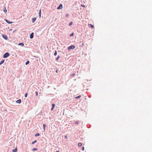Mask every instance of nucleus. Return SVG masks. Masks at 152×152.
I'll return each instance as SVG.
<instances>
[{
	"label": "nucleus",
	"mask_w": 152,
	"mask_h": 152,
	"mask_svg": "<svg viewBox=\"0 0 152 152\" xmlns=\"http://www.w3.org/2000/svg\"><path fill=\"white\" fill-rule=\"evenodd\" d=\"M75 124H78V122L76 121L75 122Z\"/></svg>",
	"instance_id": "obj_30"
},
{
	"label": "nucleus",
	"mask_w": 152,
	"mask_h": 152,
	"mask_svg": "<svg viewBox=\"0 0 152 152\" xmlns=\"http://www.w3.org/2000/svg\"><path fill=\"white\" fill-rule=\"evenodd\" d=\"M74 35V33H72L70 35V37H72V36H73Z\"/></svg>",
	"instance_id": "obj_24"
},
{
	"label": "nucleus",
	"mask_w": 152,
	"mask_h": 152,
	"mask_svg": "<svg viewBox=\"0 0 152 152\" xmlns=\"http://www.w3.org/2000/svg\"><path fill=\"white\" fill-rule=\"evenodd\" d=\"M29 63V61H27L26 62V65H27Z\"/></svg>",
	"instance_id": "obj_23"
},
{
	"label": "nucleus",
	"mask_w": 152,
	"mask_h": 152,
	"mask_svg": "<svg viewBox=\"0 0 152 152\" xmlns=\"http://www.w3.org/2000/svg\"><path fill=\"white\" fill-rule=\"evenodd\" d=\"M35 93H36V96H38V92L37 91H36L35 92Z\"/></svg>",
	"instance_id": "obj_26"
},
{
	"label": "nucleus",
	"mask_w": 152,
	"mask_h": 152,
	"mask_svg": "<svg viewBox=\"0 0 152 152\" xmlns=\"http://www.w3.org/2000/svg\"><path fill=\"white\" fill-rule=\"evenodd\" d=\"M34 37V33H31L30 35V38L31 39H32Z\"/></svg>",
	"instance_id": "obj_4"
},
{
	"label": "nucleus",
	"mask_w": 152,
	"mask_h": 152,
	"mask_svg": "<svg viewBox=\"0 0 152 152\" xmlns=\"http://www.w3.org/2000/svg\"><path fill=\"white\" fill-rule=\"evenodd\" d=\"M16 102L20 104V103H21V99H18V100H17L16 101Z\"/></svg>",
	"instance_id": "obj_5"
},
{
	"label": "nucleus",
	"mask_w": 152,
	"mask_h": 152,
	"mask_svg": "<svg viewBox=\"0 0 152 152\" xmlns=\"http://www.w3.org/2000/svg\"><path fill=\"white\" fill-rule=\"evenodd\" d=\"M4 12H7V10L6 9V7H5L4 9Z\"/></svg>",
	"instance_id": "obj_15"
},
{
	"label": "nucleus",
	"mask_w": 152,
	"mask_h": 152,
	"mask_svg": "<svg viewBox=\"0 0 152 152\" xmlns=\"http://www.w3.org/2000/svg\"><path fill=\"white\" fill-rule=\"evenodd\" d=\"M65 137L67 139V136L66 135H65Z\"/></svg>",
	"instance_id": "obj_34"
},
{
	"label": "nucleus",
	"mask_w": 152,
	"mask_h": 152,
	"mask_svg": "<svg viewBox=\"0 0 152 152\" xmlns=\"http://www.w3.org/2000/svg\"><path fill=\"white\" fill-rule=\"evenodd\" d=\"M43 127H44V129L45 131V127L46 126V125L45 124H44L43 125Z\"/></svg>",
	"instance_id": "obj_14"
},
{
	"label": "nucleus",
	"mask_w": 152,
	"mask_h": 152,
	"mask_svg": "<svg viewBox=\"0 0 152 152\" xmlns=\"http://www.w3.org/2000/svg\"><path fill=\"white\" fill-rule=\"evenodd\" d=\"M27 93H26L25 95V97H26L27 96Z\"/></svg>",
	"instance_id": "obj_27"
},
{
	"label": "nucleus",
	"mask_w": 152,
	"mask_h": 152,
	"mask_svg": "<svg viewBox=\"0 0 152 152\" xmlns=\"http://www.w3.org/2000/svg\"><path fill=\"white\" fill-rule=\"evenodd\" d=\"M72 22H70V23L69 24V26L71 25H72Z\"/></svg>",
	"instance_id": "obj_29"
},
{
	"label": "nucleus",
	"mask_w": 152,
	"mask_h": 152,
	"mask_svg": "<svg viewBox=\"0 0 152 152\" xmlns=\"http://www.w3.org/2000/svg\"><path fill=\"white\" fill-rule=\"evenodd\" d=\"M56 152H59V151H57Z\"/></svg>",
	"instance_id": "obj_36"
},
{
	"label": "nucleus",
	"mask_w": 152,
	"mask_h": 152,
	"mask_svg": "<svg viewBox=\"0 0 152 152\" xmlns=\"http://www.w3.org/2000/svg\"><path fill=\"white\" fill-rule=\"evenodd\" d=\"M75 46L73 45H72L70 46L68 48V49L69 50H70L71 49H74L75 48Z\"/></svg>",
	"instance_id": "obj_1"
},
{
	"label": "nucleus",
	"mask_w": 152,
	"mask_h": 152,
	"mask_svg": "<svg viewBox=\"0 0 152 152\" xmlns=\"http://www.w3.org/2000/svg\"><path fill=\"white\" fill-rule=\"evenodd\" d=\"M63 8L62 5L61 4H60L59 6L58 7L57 9L58 10L59 9H61Z\"/></svg>",
	"instance_id": "obj_3"
},
{
	"label": "nucleus",
	"mask_w": 152,
	"mask_h": 152,
	"mask_svg": "<svg viewBox=\"0 0 152 152\" xmlns=\"http://www.w3.org/2000/svg\"><path fill=\"white\" fill-rule=\"evenodd\" d=\"M71 75L72 77L75 75V74L74 73H72Z\"/></svg>",
	"instance_id": "obj_25"
},
{
	"label": "nucleus",
	"mask_w": 152,
	"mask_h": 152,
	"mask_svg": "<svg viewBox=\"0 0 152 152\" xmlns=\"http://www.w3.org/2000/svg\"><path fill=\"white\" fill-rule=\"evenodd\" d=\"M88 25L90 26H89V27L90 28H94V26L92 25V24H89Z\"/></svg>",
	"instance_id": "obj_7"
},
{
	"label": "nucleus",
	"mask_w": 152,
	"mask_h": 152,
	"mask_svg": "<svg viewBox=\"0 0 152 152\" xmlns=\"http://www.w3.org/2000/svg\"><path fill=\"white\" fill-rule=\"evenodd\" d=\"M82 144L81 143H78V145L79 146H82Z\"/></svg>",
	"instance_id": "obj_16"
},
{
	"label": "nucleus",
	"mask_w": 152,
	"mask_h": 152,
	"mask_svg": "<svg viewBox=\"0 0 152 152\" xmlns=\"http://www.w3.org/2000/svg\"><path fill=\"white\" fill-rule=\"evenodd\" d=\"M81 96V95L79 96L76 97H75L76 99H78L80 98Z\"/></svg>",
	"instance_id": "obj_18"
},
{
	"label": "nucleus",
	"mask_w": 152,
	"mask_h": 152,
	"mask_svg": "<svg viewBox=\"0 0 152 152\" xmlns=\"http://www.w3.org/2000/svg\"><path fill=\"white\" fill-rule=\"evenodd\" d=\"M81 6H82L83 7H85V5H84L82 4Z\"/></svg>",
	"instance_id": "obj_31"
},
{
	"label": "nucleus",
	"mask_w": 152,
	"mask_h": 152,
	"mask_svg": "<svg viewBox=\"0 0 152 152\" xmlns=\"http://www.w3.org/2000/svg\"><path fill=\"white\" fill-rule=\"evenodd\" d=\"M37 150V148H33L32 150L33 151H35L36 150Z\"/></svg>",
	"instance_id": "obj_22"
},
{
	"label": "nucleus",
	"mask_w": 152,
	"mask_h": 152,
	"mask_svg": "<svg viewBox=\"0 0 152 152\" xmlns=\"http://www.w3.org/2000/svg\"><path fill=\"white\" fill-rule=\"evenodd\" d=\"M69 16V15L68 14H67L66 15V17H68Z\"/></svg>",
	"instance_id": "obj_32"
},
{
	"label": "nucleus",
	"mask_w": 152,
	"mask_h": 152,
	"mask_svg": "<svg viewBox=\"0 0 152 152\" xmlns=\"http://www.w3.org/2000/svg\"><path fill=\"white\" fill-rule=\"evenodd\" d=\"M5 21H6L8 23H9V24H10V23H12V22H10V21H8L7 20H5Z\"/></svg>",
	"instance_id": "obj_12"
},
{
	"label": "nucleus",
	"mask_w": 152,
	"mask_h": 152,
	"mask_svg": "<svg viewBox=\"0 0 152 152\" xmlns=\"http://www.w3.org/2000/svg\"><path fill=\"white\" fill-rule=\"evenodd\" d=\"M39 16L40 17H41V10L39 11Z\"/></svg>",
	"instance_id": "obj_20"
},
{
	"label": "nucleus",
	"mask_w": 152,
	"mask_h": 152,
	"mask_svg": "<svg viewBox=\"0 0 152 152\" xmlns=\"http://www.w3.org/2000/svg\"><path fill=\"white\" fill-rule=\"evenodd\" d=\"M9 56V54L8 53H7L4 54L3 55V57L6 58L8 57Z\"/></svg>",
	"instance_id": "obj_2"
},
{
	"label": "nucleus",
	"mask_w": 152,
	"mask_h": 152,
	"mask_svg": "<svg viewBox=\"0 0 152 152\" xmlns=\"http://www.w3.org/2000/svg\"><path fill=\"white\" fill-rule=\"evenodd\" d=\"M55 104H52V109H51V110H53V108H54L55 106Z\"/></svg>",
	"instance_id": "obj_8"
},
{
	"label": "nucleus",
	"mask_w": 152,
	"mask_h": 152,
	"mask_svg": "<svg viewBox=\"0 0 152 152\" xmlns=\"http://www.w3.org/2000/svg\"><path fill=\"white\" fill-rule=\"evenodd\" d=\"M4 60H2L1 61V62H0V65L4 63Z\"/></svg>",
	"instance_id": "obj_13"
},
{
	"label": "nucleus",
	"mask_w": 152,
	"mask_h": 152,
	"mask_svg": "<svg viewBox=\"0 0 152 152\" xmlns=\"http://www.w3.org/2000/svg\"><path fill=\"white\" fill-rule=\"evenodd\" d=\"M57 54V51H55V52L54 53V55L55 56H56V55Z\"/></svg>",
	"instance_id": "obj_21"
},
{
	"label": "nucleus",
	"mask_w": 152,
	"mask_h": 152,
	"mask_svg": "<svg viewBox=\"0 0 152 152\" xmlns=\"http://www.w3.org/2000/svg\"><path fill=\"white\" fill-rule=\"evenodd\" d=\"M39 133H36L35 134V136H36V137L39 136Z\"/></svg>",
	"instance_id": "obj_17"
},
{
	"label": "nucleus",
	"mask_w": 152,
	"mask_h": 152,
	"mask_svg": "<svg viewBox=\"0 0 152 152\" xmlns=\"http://www.w3.org/2000/svg\"><path fill=\"white\" fill-rule=\"evenodd\" d=\"M37 142V140H34L32 142V144H34Z\"/></svg>",
	"instance_id": "obj_19"
},
{
	"label": "nucleus",
	"mask_w": 152,
	"mask_h": 152,
	"mask_svg": "<svg viewBox=\"0 0 152 152\" xmlns=\"http://www.w3.org/2000/svg\"><path fill=\"white\" fill-rule=\"evenodd\" d=\"M18 45H21L22 46H23L24 45V44L23 43H20L18 44Z\"/></svg>",
	"instance_id": "obj_11"
},
{
	"label": "nucleus",
	"mask_w": 152,
	"mask_h": 152,
	"mask_svg": "<svg viewBox=\"0 0 152 152\" xmlns=\"http://www.w3.org/2000/svg\"><path fill=\"white\" fill-rule=\"evenodd\" d=\"M58 72V70H56V73H57V72Z\"/></svg>",
	"instance_id": "obj_35"
},
{
	"label": "nucleus",
	"mask_w": 152,
	"mask_h": 152,
	"mask_svg": "<svg viewBox=\"0 0 152 152\" xmlns=\"http://www.w3.org/2000/svg\"><path fill=\"white\" fill-rule=\"evenodd\" d=\"M60 58V56H58L57 57V58H56V60H58L59 58Z\"/></svg>",
	"instance_id": "obj_28"
},
{
	"label": "nucleus",
	"mask_w": 152,
	"mask_h": 152,
	"mask_svg": "<svg viewBox=\"0 0 152 152\" xmlns=\"http://www.w3.org/2000/svg\"><path fill=\"white\" fill-rule=\"evenodd\" d=\"M82 150H83H83H84V147H83L82 148Z\"/></svg>",
	"instance_id": "obj_33"
},
{
	"label": "nucleus",
	"mask_w": 152,
	"mask_h": 152,
	"mask_svg": "<svg viewBox=\"0 0 152 152\" xmlns=\"http://www.w3.org/2000/svg\"><path fill=\"white\" fill-rule=\"evenodd\" d=\"M36 20V18H33L32 19V21L33 23H34Z\"/></svg>",
	"instance_id": "obj_9"
},
{
	"label": "nucleus",
	"mask_w": 152,
	"mask_h": 152,
	"mask_svg": "<svg viewBox=\"0 0 152 152\" xmlns=\"http://www.w3.org/2000/svg\"><path fill=\"white\" fill-rule=\"evenodd\" d=\"M17 151V148L16 147L15 148L12 150V152H16Z\"/></svg>",
	"instance_id": "obj_6"
},
{
	"label": "nucleus",
	"mask_w": 152,
	"mask_h": 152,
	"mask_svg": "<svg viewBox=\"0 0 152 152\" xmlns=\"http://www.w3.org/2000/svg\"><path fill=\"white\" fill-rule=\"evenodd\" d=\"M3 37L4 38V39H7V37L6 36L3 35Z\"/></svg>",
	"instance_id": "obj_10"
}]
</instances>
